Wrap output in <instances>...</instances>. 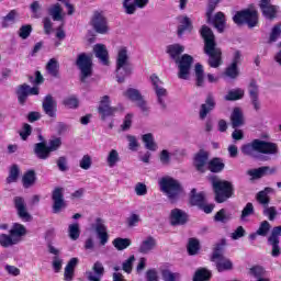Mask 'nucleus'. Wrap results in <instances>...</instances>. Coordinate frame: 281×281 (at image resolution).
Segmentation results:
<instances>
[{"mask_svg":"<svg viewBox=\"0 0 281 281\" xmlns=\"http://www.w3.org/2000/svg\"><path fill=\"white\" fill-rule=\"evenodd\" d=\"M281 35V25L277 24L272 27L268 43H276Z\"/></svg>","mask_w":281,"mask_h":281,"instance_id":"nucleus-57","label":"nucleus"},{"mask_svg":"<svg viewBox=\"0 0 281 281\" xmlns=\"http://www.w3.org/2000/svg\"><path fill=\"white\" fill-rule=\"evenodd\" d=\"M94 229L100 240V245H106L109 243V233H106V225H104V220L98 217L95 220Z\"/></svg>","mask_w":281,"mask_h":281,"instance_id":"nucleus-23","label":"nucleus"},{"mask_svg":"<svg viewBox=\"0 0 281 281\" xmlns=\"http://www.w3.org/2000/svg\"><path fill=\"white\" fill-rule=\"evenodd\" d=\"M211 183L216 203H225L227 199H232L234 196V184H232V182L212 177Z\"/></svg>","mask_w":281,"mask_h":281,"instance_id":"nucleus-5","label":"nucleus"},{"mask_svg":"<svg viewBox=\"0 0 281 281\" xmlns=\"http://www.w3.org/2000/svg\"><path fill=\"white\" fill-rule=\"evenodd\" d=\"M243 98H245V90L241 88H236L229 90L228 93L224 97V100H226V102H236V100H243Z\"/></svg>","mask_w":281,"mask_h":281,"instance_id":"nucleus-38","label":"nucleus"},{"mask_svg":"<svg viewBox=\"0 0 281 281\" xmlns=\"http://www.w3.org/2000/svg\"><path fill=\"white\" fill-rule=\"evenodd\" d=\"M124 98H127V100H131V102H135L136 106L140 109L142 113H148L149 108L146 100H144V97L142 95V92L135 88H130L125 92H123Z\"/></svg>","mask_w":281,"mask_h":281,"instance_id":"nucleus-11","label":"nucleus"},{"mask_svg":"<svg viewBox=\"0 0 281 281\" xmlns=\"http://www.w3.org/2000/svg\"><path fill=\"white\" fill-rule=\"evenodd\" d=\"M42 108L44 113L48 117H56V112L58 111V103L56 102V99L52 94H47L43 102H42Z\"/></svg>","mask_w":281,"mask_h":281,"instance_id":"nucleus-18","label":"nucleus"},{"mask_svg":"<svg viewBox=\"0 0 281 281\" xmlns=\"http://www.w3.org/2000/svg\"><path fill=\"white\" fill-rule=\"evenodd\" d=\"M231 125L232 128H240V126H245V114L240 108H234L231 113Z\"/></svg>","mask_w":281,"mask_h":281,"instance_id":"nucleus-28","label":"nucleus"},{"mask_svg":"<svg viewBox=\"0 0 281 281\" xmlns=\"http://www.w3.org/2000/svg\"><path fill=\"white\" fill-rule=\"evenodd\" d=\"M224 76L231 78V80H236V78L240 76V70L238 69V66L229 64L225 69Z\"/></svg>","mask_w":281,"mask_h":281,"instance_id":"nucleus-50","label":"nucleus"},{"mask_svg":"<svg viewBox=\"0 0 281 281\" xmlns=\"http://www.w3.org/2000/svg\"><path fill=\"white\" fill-rule=\"evenodd\" d=\"M207 23H212L220 33L225 32V13L217 12L214 18L211 15V21H207Z\"/></svg>","mask_w":281,"mask_h":281,"instance_id":"nucleus-32","label":"nucleus"},{"mask_svg":"<svg viewBox=\"0 0 281 281\" xmlns=\"http://www.w3.org/2000/svg\"><path fill=\"white\" fill-rule=\"evenodd\" d=\"M200 34L204 40V54L209 56V65L216 69L223 65V52L221 48L216 47V37L214 32L207 25H202Z\"/></svg>","mask_w":281,"mask_h":281,"instance_id":"nucleus-1","label":"nucleus"},{"mask_svg":"<svg viewBox=\"0 0 281 281\" xmlns=\"http://www.w3.org/2000/svg\"><path fill=\"white\" fill-rule=\"evenodd\" d=\"M93 165V160L89 156V154H86L82 156V158L79 160V167L81 170H89L91 166Z\"/></svg>","mask_w":281,"mask_h":281,"instance_id":"nucleus-54","label":"nucleus"},{"mask_svg":"<svg viewBox=\"0 0 281 281\" xmlns=\"http://www.w3.org/2000/svg\"><path fill=\"white\" fill-rule=\"evenodd\" d=\"M47 12L53 21H63V7H60V3L52 4Z\"/></svg>","mask_w":281,"mask_h":281,"instance_id":"nucleus-40","label":"nucleus"},{"mask_svg":"<svg viewBox=\"0 0 281 281\" xmlns=\"http://www.w3.org/2000/svg\"><path fill=\"white\" fill-rule=\"evenodd\" d=\"M161 276L164 281H177L181 278L179 273H175L170 270H162Z\"/></svg>","mask_w":281,"mask_h":281,"instance_id":"nucleus-59","label":"nucleus"},{"mask_svg":"<svg viewBox=\"0 0 281 281\" xmlns=\"http://www.w3.org/2000/svg\"><path fill=\"white\" fill-rule=\"evenodd\" d=\"M27 236V228L20 223H14L9 234H0V247L9 249V247H14L19 243H23V237Z\"/></svg>","mask_w":281,"mask_h":281,"instance_id":"nucleus-3","label":"nucleus"},{"mask_svg":"<svg viewBox=\"0 0 281 281\" xmlns=\"http://www.w3.org/2000/svg\"><path fill=\"white\" fill-rule=\"evenodd\" d=\"M19 166L13 165L10 169L9 177L7 178V183H16V179H19Z\"/></svg>","mask_w":281,"mask_h":281,"instance_id":"nucleus-55","label":"nucleus"},{"mask_svg":"<svg viewBox=\"0 0 281 281\" xmlns=\"http://www.w3.org/2000/svg\"><path fill=\"white\" fill-rule=\"evenodd\" d=\"M63 104H65L67 109H78V99L76 97L66 98Z\"/></svg>","mask_w":281,"mask_h":281,"instance_id":"nucleus-64","label":"nucleus"},{"mask_svg":"<svg viewBox=\"0 0 281 281\" xmlns=\"http://www.w3.org/2000/svg\"><path fill=\"white\" fill-rule=\"evenodd\" d=\"M247 175H249V177H252V179H261V177H265L267 175H276V168L265 166L258 169L248 170Z\"/></svg>","mask_w":281,"mask_h":281,"instance_id":"nucleus-30","label":"nucleus"},{"mask_svg":"<svg viewBox=\"0 0 281 281\" xmlns=\"http://www.w3.org/2000/svg\"><path fill=\"white\" fill-rule=\"evenodd\" d=\"M159 187L161 192L168 196L171 203H177L179 196L183 194V187H181V183L170 177L161 178Z\"/></svg>","mask_w":281,"mask_h":281,"instance_id":"nucleus-6","label":"nucleus"},{"mask_svg":"<svg viewBox=\"0 0 281 281\" xmlns=\"http://www.w3.org/2000/svg\"><path fill=\"white\" fill-rule=\"evenodd\" d=\"M18 34L20 38L26 41V38H30V35L32 34V26L30 24L22 25Z\"/></svg>","mask_w":281,"mask_h":281,"instance_id":"nucleus-58","label":"nucleus"},{"mask_svg":"<svg viewBox=\"0 0 281 281\" xmlns=\"http://www.w3.org/2000/svg\"><path fill=\"white\" fill-rule=\"evenodd\" d=\"M209 159H210V153L203 149H201L198 154H195L193 164L198 172H205V166H207Z\"/></svg>","mask_w":281,"mask_h":281,"instance_id":"nucleus-22","label":"nucleus"},{"mask_svg":"<svg viewBox=\"0 0 281 281\" xmlns=\"http://www.w3.org/2000/svg\"><path fill=\"white\" fill-rule=\"evenodd\" d=\"M248 93L250 98V104L256 111H260V88L258 87V82H256L254 79L248 85Z\"/></svg>","mask_w":281,"mask_h":281,"instance_id":"nucleus-16","label":"nucleus"},{"mask_svg":"<svg viewBox=\"0 0 281 281\" xmlns=\"http://www.w3.org/2000/svg\"><path fill=\"white\" fill-rule=\"evenodd\" d=\"M14 206L18 212V215L22 221H32V215L27 213V209L25 207V200L21 196L14 198Z\"/></svg>","mask_w":281,"mask_h":281,"instance_id":"nucleus-26","label":"nucleus"},{"mask_svg":"<svg viewBox=\"0 0 281 281\" xmlns=\"http://www.w3.org/2000/svg\"><path fill=\"white\" fill-rule=\"evenodd\" d=\"M267 273V271L265 270V268L260 267V266H255L252 268H250V274L254 276V278H265V274Z\"/></svg>","mask_w":281,"mask_h":281,"instance_id":"nucleus-63","label":"nucleus"},{"mask_svg":"<svg viewBox=\"0 0 281 281\" xmlns=\"http://www.w3.org/2000/svg\"><path fill=\"white\" fill-rule=\"evenodd\" d=\"M176 65L178 66V78L180 80H188L190 78V69L194 65V57L184 54L179 59H176Z\"/></svg>","mask_w":281,"mask_h":281,"instance_id":"nucleus-10","label":"nucleus"},{"mask_svg":"<svg viewBox=\"0 0 281 281\" xmlns=\"http://www.w3.org/2000/svg\"><path fill=\"white\" fill-rule=\"evenodd\" d=\"M22 183L24 188H32L36 183V171L29 170L22 177Z\"/></svg>","mask_w":281,"mask_h":281,"instance_id":"nucleus-42","label":"nucleus"},{"mask_svg":"<svg viewBox=\"0 0 281 281\" xmlns=\"http://www.w3.org/2000/svg\"><path fill=\"white\" fill-rule=\"evenodd\" d=\"M135 262V255H132L128 259H126L123 265L122 269L125 271V273H132L133 272V263Z\"/></svg>","mask_w":281,"mask_h":281,"instance_id":"nucleus-60","label":"nucleus"},{"mask_svg":"<svg viewBox=\"0 0 281 281\" xmlns=\"http://www.w3.org/2000/svg\"><path fill=\"white\" fill-rule=\"evenodd\" d=\"M142 140L145 144V148L147 150H151L153 153L157 150V143H155V137L153 136L151 133L144 134L142 136Z\"/></svg>","mask_w":281,"mask_h":281,"instance_id":"nucleus-44","label":"nucleus"},{"mask_svg":"<svg viewBox=\"0 0 281 281\" xmlns=\"http://www.w3.org/2000/svg\"><path fill=\"white\" fill-rule=\"evenodd\" d=\"M68 236L70 240H78L80 238V224H70L68 226Z\"/></svg>","mask_w":281,"mask_h":281,"instance_id":"nucleus-49","label":"nucleus"},{"mask_svg":"<svg viewBox=\"0 0 281 281\" xmlns=\"http://www.w3.org/2000/svg\"><path fill=\"white\" fill-rule=\"evenodd\" d=\"M136 196H146L148 194V187L144 182H137L134 187Z\"/></svg>","mask_w":281,"mask_h":281,"instance_id":"nucleus-56","label":"nucleus"},{"mask_svg":"<svg viewBox=\"0 0 281 281\" xmlns=\"http://www.w3.org/2000/svg\"><path fill=\"white\" fill-rule=\"evenodd\" d=\"M93 54L101 65L109 66V49L104 44H95L93 46Z\"/></svg>","mask_w":281,"mask_h":281,"instance_id":"nucleus-25","label":"nucleus"},{"mask_svg":"<svg viewBox=\"0 0 281 281\" xmlns=\"http://www.w3.org/2000/svg\"><path fill=\"white\" fill-rule=\"evenodd\" d=\"M270 192H273V189L266 188L265 190L259 191L256 195L258 203H260V205H263V207L269 205V203H270V199H269Z\"/></svg>","mask_w":281,"mask_h":281,"instance_id":"nucleus-43","label":"nucleus"},{"mask_svg":"<svg viewBox=\"0 0 281 281\" xmlns=\"http://www.w3.org/2000/svg\"><path fill=\"white\" fill-rule=\"evenodd\" d=\"M256 210L254 209V203L248 202L241 211L240 221H247V218L254 216Z\"/></svg>","mask_w":281,"mask_h":281,"instance_id":"nucleus-52","label":"nucleus"},{"mask_svg":"<svg viewBox=\"0 0 281 281\" xmlns=\"http://www.w3.org/2000/svg\"><path fill=\"white\" fill-rule=\"evenodd\" d=\"M211 262H214L218 273H223V271H232V269H234V262L225 257V243L215 245L211 256Z\"/></svg>","mask_w":281,"mask_h":281,"instance_id":"nucleus-7","label":"nucleus"},{"mask_svg":"<svg viewBox=\"0 0 281 281\" xmlns=\"http://www.w3.org/2000/svg\"><path fill=\"white\" fill-rule=\"evenodd\" d=\"M148 1L149 0H123L125 14H135V12H137V8H146V5H148Z\"/></svg>","mask_w":281,"mask_h":281,"instance_id":"nucleus-20","label":"nucleus"},{"mask_svg":"<svg viewBox=\"0 0 281 281\" xmlns=\"http://www.w3.org/2000/svg\"><path fill=\"white\" fill-rule=\"evenodd\" d=\"M188 223V214L180 209H173L170 213V225H186Z\"/></svg>","mask_w":281,"mask_h":281,"instance_id":"nucleus-27","label":"nucleus"},{"mask_svg":"<svg viewBox=\"0 0 281 281\" xmlns=\"http://www.w3.org/2000/svg\"><path fill=\"white\" fill-rule=\"evenodd\" d=\"M59 69L60 65L56 58L49 59L46 64V71L49 76H53V78H58Z\"/></svg>","mask_w":281,"mask_h":281,"instance_id":"nucleus-41","label":"nucleus"},{"mask_svg":"<svg viewBox=\"0 0 281 281\" xmlns=\"http://www.w3.org/2000/svg\"><path fill=\"white\" fill-rule=\"evenodd\" d=\"M157 249V239L153 236H147L142 240L138 247V254L148 255Z\"/></svg>","mask_w":281,"mask_h":281,"instance_id":"nucleus-24","label":"nucleus"},{"mask_svg":"<svg viewBox=\"0 0 281 281\" xmlns=\"http://www.w3.org/2000/svg\"><path fill=\"white\" fill-rule=\"evenodd\" d=\"M178 36H183L184 32H192V21L187 15L179 18Z\"/></svg>","mask_w":281,"mask_h":281,"instance_id":"nucleus-35","label":"nucleus"},{"mask_svg":"<svg viewBox=\"0 0 281 281\" xmlns=\"http://www.w3.org/2000/svg\"><path fill=\"white\" fill-rule=\"evenodd\" d=\"M268 245H271L272 247L271 257L278 258L281 255L280 241L268 240Z\"/></svg>","mask_w":281,"mask_h":281,"instance_id":"nucleus-61","label":"nucleus"},{"mask_svg":"<svg viewBox=\"0 0 281 281\" xmlns=\"http://www.w3.org/2000/svg\"><path fill=\"white\" fill-rule=\"evenodd\" d=\"M271 231V224L268 221L261 222L259 228L257 229L258 236H267Z\"/></svg>","mask_w":281,"mask_h":281,"instance_id":"nucleus-62","label":"nucleus"},{"mask_svg":"<svg viewBox=\"0 0 281 281\" xmlns=\"http://www.w3.org/2000/svg\"><path fill=\"white\" fill-rule=\"evenodd\" d=\"M76 65L80 71V81L87 82V78L93 76V55L81 53L77 56Z\"/></svg>","mask_w":281,"mask_h":281,"instance_id":"nucleus-8","label":"nucleus"},{"mask_svg":"<svg viewBox=\"0 0 281 281\" xmlns=\"http://www.w3.org/2000/svg\"><path fill=\"white\" fill-rule=\"evenodd\" d=\"M18 102L25 104L29 95H38V87L31 88L27 83L19 86L16 90Z\"/></svg>","mask_w":281,"mask_h":281,"instance_id":"nucleus-17","label":"nucleus"},{"mask_svg":"<svg viewBox=\"0 0 281 281\" xmlns=\"http://www.w3.org/2000/svg\"><path fill=\"white\" fill-rule=\"evenodd\" d=\"M150 82L154 87V91L157 95V102L161 106V109H166V98H168V90L166 88H162L161 85L164 82L161 79L157 77V75H151L150 76Z\"/></svg>","mask_w":281,"mask_h":281,"instance_id":"nucleus-12","label":"nucleus"},{"mask_svg":"<svg viewBox=\"0 0 281 281\" xmlns=\"http://www.w3.org/2000/svg\"><path fill=\"white\" fill-rule=\"evenodd\" d=\"M116 80L122 83L131 74H133V64H131V57L128 56V49L122 47L116 56Z\"/></svg>","mask_w":281,"mask_h":281,"instance_id":"nucleus-4","label":"nucleus"},{"mask_svg":"<svg viewBox=\"0 0 281 281\" xmlns=\"http://www.w3.org/2000/svg\"><path fill=\"white\" fill-rule=\"evenodd\" d=\"M78 258L74 257L71 258L68 263L65 267V272H64V278L65 281H71L74 280V271L76 269V267H78Z\"/></svg>","mask_w":281,"mask_h":281,"instance_id":"nucleus-33","label":"nucleus"},{"mask_svg":"<svg viewBox=\"0 0 281 281\" xmlns=\"http://www.w3.org/2000/svg\"><path fill=\"white\" fill-rule=\"evenodd\" d=\"M182 52H186V47L180 44H173L167 47V54H169L170 58H172L175 63L181 58L179 56H181Z\"/></svg>","mask_w":281,"mask_h":281,"instance_id":"nucleus-36","label":"nucleus"},{"mask_svg":"<svg viewBox=\"0 0 281 281\" xmlns=\"http://www.w3.org/2000/svg\"><path fill=\"white\" fill-rule=\"evenodd\" d=\"M106 164L109 168H115L117 164H120V153L116 149H112L109 151L106 157Z\"/></svg>","mask_w":281,"mask_h":281,"instance_id":"nucleus-46","label":"nucleus"},{"mask_svg":"<svg viewBox=\"0 0 281 281\" xmlns=\"http://www.w3.org/2000/svg\"><path fill=\"white\" fill-rule=\"evenodd\" d=\"M91 25L98 34H106L109 32V22L100 11H95L91 19Z\"/></svg>","mask_w":281,"mask_h":281,"instance_id":"nucleus-15","label":"nucleus"},{"mask_svg":"<svg viewBox=\"0 0 281 281\" xmlns=\"http://www.w3.org/2000/svg\"><path fill=\"white\" fill-rule=\"evenodd\" d=\"M216 109V99L214 98V94L209 93L206 95L205 102L201 104L200 106V120H205L207 117V114L212 113Z\"/></svg>","mask_w":281,"mask_h":281,"instance_id":"nucleus-19","label":"nucleus"},{"mask_svg":"<svg viewBox=\"0 0 281 281\" xmlns=\"http://www.w3.org/2000/svg\"><path fill=\"white\" fill-rule=\"evenodd\" d=\"M52 201L53 214H60L67 207V203H65V189L61 187L55 188L52 192Z\"/></svg>","mask_w":281,"mask_h":281,"instance_id":"nucleus-13","label":"nucleus"},{"mask_svg":"<svg viewBox=\"0 0 281 281\" xmlns=\"http://www.w3.org/2000/svg\"><path fill=\"white\" fill-rule=\"evenodd\" d=\"M98 112L104 122L106 117H113L117 113V108L111 106V98L109 95H103L100 100Z\"/></svg>","mask_w":281,"mask_h":281,"instance_id":"nucleus-14","label":"nucleus"},{"mask_svg":"<svg viewBox=\"0 0 281 281\" xmlns=\"http://www.w3.org/2000/svg\"><path fill=\"white\" fill-rule=\"evenodd\" d=\"M104 276V265L102 262L97 261L92 266V270L86 272L87 280L89 281H102V277Z\"/></svg>","mask_w":281,"mask_h":281,"instance_id":"nucleus-21","label":"nucleus"},{"mask_svg":"<svg viewBox=\"0 0 281 281\" xmlns=\"http://www.w3.org/2000/svg\"><path fill=\"white\" fill-rule=\"evenodd\" d=\"M259 8L266 19H276V12H278V9L276 5H272L271 0H261Z\"/></svg>","mask_w":281,"mask_h":281,"instance_id":"nucleus-29","label":"nucleus"},{"mask_svg":"<svg viewBox=\"0 0 281 281\" xmlns=\"http://www.w3.org/2000/svg\"><path fill=\"white\" fill-rule=\"evenodd\" d=\"M195 82H196V87H203V82L205 80V74L203 70V65L201 64H195Z\"/></svg>","mask_w":281,"mask_h":281,"instance_id":"nucleus-47","label":"nucleus"},{"mask_svg":"<svg viewBox=\"0 0 281 281\" xmlns=\"http://www.w3.org/2000/svg\"><path fill=\"white\" fill-rule=\"evenodd\" d=\"M187 249H188L189 256H196L199 254V249H201L199 239L190 238Z\"/></svg>","mask_w":281,"mask_h":281,"instance_id":"nucleus-48","label":"nucleus"},{"mask_svg":"<svg viewBox=\"0 0 281 281\" xmlns=\"http://www.w3.org/2000/svg\"><path fill=\"white\" fill-rule=\"evenodd\" d=\"M205 203V193H196V189H192L190 193V205L200 207Z\"/></svg>","mask_w":281,"mask_h":281,"instance_id":"nucleus-34","label":"nucleus"},{"mask_svg":"<svg viewBox=\"0 0 281 281\" xmlns=\"http://www.w3.org/2000/svg\"><path fill=\"white\" fill-rule=\"evenodd\" d=\"M207 168L211 172H223L225 170V162L221 158H213L209 161Z\"/></svg>","mask_w":281,"mask_h":281,"instance_id":"nucleus-39","label":"nucleus"},{"mask_svg":"<svg viewBox=\"0 0 281 281\" xmlns=\"http://www.w3.org/2000/svg\"><path fill=\"white\" fill-rule=\"evenodd\" d=\"M243 155L247 157H258V154L261 155H278V145L276 143L254 139L250 143H247L240 148Z\"/></svg>","mask_w":281,"mask_h":281,"instance_id":"nucleus-2","label":"nucleus"},{"mask_svg":"<svg viewBox=\"0 0 281 281\" xmlns=\"http://www.w3.org/2000/svg\"><path fill=\"white\" fill-rule=\"evenodd\" d=\"M112 245L117 249V251H124V249H128V247H131V239L117 237L112 241Z\"/></svg>","mask_w":281,"mask_h":281,"instance_id":"nucleus-45","label":"nucleus"},{"mask_svg":"<svg viewBox=\"0 0 281 281\" xmlns=\"http://www.w3.org/2000/svg\"><path fill=\"white\" fill-rule=\"evenodd\" d=\"M215 223H228L232 221V214H228L225 209L220 210L214 216Z\"/></svg>","mask_w":281,"mask_h":281,"instance_id":"nucleus-51","label":"nucleus"},{"mask_svg":"<svg viewBox=\"0 0 281 281\" xmlns=\"http://www.w3.org/2000/svg\"><path fill=\"white\" fill-rule=\"evenodd\" d=\"M18 16L19 12L16 10H11L5 16L1 18V27L8 29L10 25H14Z\"/></svg>","mask_w":281,"mask_h":281,"instance_id":"nucleus-37","label":"nucleus"},{"mask_svg":"<svg viewBox=\"0 0 281 281\" xmlns=\"http://www.w3.org/2000/svg\"><path fill=\"white\" fill-rule=\"evenodd\" d=\"M233 21L236 25L246 23L248 27H256L258 25V11L251 9L239 11L233 16Z\"/></svg>","mask_w":281,"mask_h":281,"instance_id":"nucleus-9","label":"nucleus"},{"mask_svg":"<svg viewBox=\"0 0 281 281\" xmlns=\"http://www.w3.org/2000/svg\"><path fill=\"white\" fill-rule=\"evenodd\" d=\"M210 278H212V273L209 270L202 268L195 272L193 281H207Z\"/></svg>","mask_w":281,"mask_h":281,"instance_id":"nucleus-53","label":"nucleus"},{"mask_svg":"<svg viewBox=\"0 0 281 281\" xmlns=\"http://www.w3.org/2000/svg\"><path fill=\"white\" fill-rule=\"evenodd\" d=\"M33 150L37 159H49V155H52V151H49L47 143L35 144Z\"/></svg>","mask_w":281,"mask_h":281,"instance_id":"nucleus-31","label":"nucleus"}]
</instances>
